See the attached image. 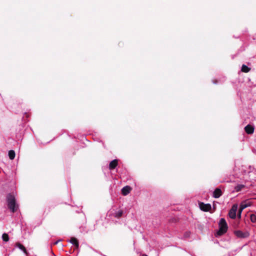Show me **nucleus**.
<instances>
[{
    "instance_id": "obj_1",
    "label": "nucleus",
    "mask_w": 256,
    "mask_h": 256,
    "mask_svg": "<svg viewBox=\"0 0 256 256\" xmlns=\"http://www.w3.org/2000/svg\"><path fill=\"white\" fill-rule=\"evenodd\" d=\"M240 171L245 182L256 180V170L252 166H249L248 168L242 166Z\"/></svg>"
},
{
    "instance_id": "obj_2",
    "label": "nucleus",
    "mask_w": 256,
    "mask_h": 256,
    "mask_svg": "<svg viewBox=\"0 0 256 256\" xmlns=\"http://www.w3.org/2000/svg\"><path fill=\"white\" fill-rule=\"evenodd\" d=\"M6 201L8 207L10 212L14 213L18 210L19 208V206L14 192H10L7 194Z\"/></svg>"
},
{
    "instance_id": "obj_3",
    "label": "nucleus",
    "mask_w": 256,
    "mask_h": 256,
    "mask_svg": "<svg viewBox=\"0 0 256 256\" xmlns=\"http://www.w3.org/2000/svg\"><path fill=\"white\" fill-rule=\"evenodd\" d=\"M218 229L215 232L214 235L216 238L225 234L228 230V225L224 218H220L218 222Z\"/></svg>"
},
{
    "instance_id": "obj_4",
    "label": "nucleus",
    "mask_w": 256,
    "mask_h": 256,
    "mask_svg": "<svg viewBox=\"0 0 256 256\" xmlns=\"http://www.w3.org/2000/svg\"><path fill=\"white\" fill-rule=\"evenodd\" d=\"M22 120H24V122L20 124L18 126L16 129V137L18 139H22V136L24 134L25 129V124L24 123L28 121V120H25L24 117V116L22 118Z\"/></svg>"
},
{
    "instance_id": "obj_5",
    "label": "nucleus",
    "mask_w": 256,
    "mask_h": 256,
    "mask_svg": "<svg viewBox=\"0 0 256 256\" xmlns=\"http://www.w3.org/2000/svg\"><path fill=\"white\" fill-rule=\"evenodd\" d=\"M238 209V205L236 204H234L230 210L228 216L232 219L234 220L236 217V212Z\"/></svg>"
},
{
    "instance_id": "obj_6",
    "label": "nucleus",
    "mask_w": 256,
    "mask_h": 256,
    "mask_svg": "<svg viewBox=\"0 0 256 256\" xmlns=\"http://www.w3.org/2000/svg\"><path fill=\"white\" fill-rule=\"evenodd\" d=\"M234 234L238 238H247L250 236V233L248 232H242L240 230H236L234 231Z\"/></svg>"
},
{
    "instance_id": "obj_7",
    "label": "nucleus",
    "mask_w": 256,
    "mask_h": 256,
    "mask_svg": "<svg viewBox=\"0 0 256 256\" xmlns=\"http://www.w3.org/2000/svg\"><path fill=\"white\" fill-rule=\"evenodd\" d=\"M198 206L200 210L204 212H208L212 208V206L210 204H204L201 202H198Z\"/></svg>"
},
{
    "instance_id": "obj_8",
    "label": "nucleus",
    "mask_w": 256,
    "mask_h": 256,
    "mask_svg": "<svg viewBox=\"0 0 256 256\" xmlns=\"http://www.w3.org/2000/svg\"><path fill=\"white\" fill-rule=\"evenodd\" d=\"M125 214V212L123 210L116 208L114 212L112 214V216L117 218L122 217Z\"/></svg>"
},
{
    "instance_id": "obj_9",
    "label": "nucleus",
    "mask_w": 256,
    "mask_h": 256,
    "mask_svg": "<svg viewBox=\"0 0 256 256\" xmlns=\"http://www.w3.org/2000/svg\"><path fill=\"white\" fill-rule=\"evenodd\" d=\"M67 242L71 243L75 247V249L78 250L79 241L78 238L75 237H72L70 239L68 240Z\"/></svg>"
},
{
    "instance_id": "obj_10",
    "label": "nucleus",
    "mask_w": 256,
    "mask_h": 256,
    "mask_svg": "<svg viewBox=\"0 0 256 256\" xmlns=\"http://www.w3.org/2000/svg\"><path fill=\"white\" fill-rule=\"evenodd\" d=\"M15 247L22 250L26 254V256H30V253L28 252L26 248L20 242H16L15 244Z\"/></svg>"
},
{
    "instance_id": "obj_11",
    "label": "nucleus",
    "mask_w": 256,
    "mask_h": 256,
    "mask_svg": "<svg viewBox=\"0 0 256 256\" xmlns=\"http://www.w3.org/2000/svg\"><path fill=\"white\" fill-rule=\"evenodd\" d=\"M90 134L92 135V138H93L94 141H96V142H98L102 143L104 148H106V146L104 143V142L102 140H100V138H99L98 136V132H92V134Z\"/></svg>"
},
{
    "instance_id": "obj_12",
    "label": "nucleus",
    "mask_w": 256,
    "mask_h": 256,
    "mask_svg": "<svg viewBox=\"0 0 256 256\" xmlns=\"http://www.w3.org/2000/svg\"><path fill=\"white\" fill-rule=\"evenodd\" d=\"M252 205V202L248 200H242L240 205V208L242 210H244L246 208Z\"/></svg>"
},
{
    "instance_id": "obj_13",
    "label": "nucleus",
    "mask_w": 256,
    "mask_h": 256,
    "mask_svg": "<svg viewBox=\"0 0 256 256\" xmlns=\"http://www.w3.org/2000/svg\"><path fill=\"white\" fill-rule=\"evenodd\" d=\"M118 165V160L114 159L110 162L108 166V168L110 170H114Z\"/></svg>"
},
{
    "instance_id": "obj_14",
    "label": "nucleus",
    "mask_w": 256,
    "mask_h": 256,
    "mask_svg": "<svg viewBox=\"0 0 256 256\" xmlns=\"http://www.w3.org/2000/svg\"><path fill=\"white\" fill-rule=\"evenodd\" d=\"M222 194V192L220 188H216L212 192V196L218 198Z\"/></svg>"
},
{
    "instance_id": "obj_15",
    "label": "nucleus",
    "mask_w": 256,
    "mask_h": 256,
    "mask_svg": "<svg viewBox=\"0 0 256 256\" xmlns=\"http://www.w3.org/2000/svg\"><path fill=\"white\" fill-rule=\"evenodd\" d=\"M132 188L129 186H126L123 187L122 189V194L123 196H126L130 193Z\"/></svg>"
},
{
    "instance_id": "obj_16",
    "label": "nucleus",
    "mask_w": 256,
    "mask_h": 256,
    "mask_svg": "<svg viewBox=\"0 0 256 256\" xmlns=\"http://www.w3.org/2000/svg\"><path fill=\"white\" fill-rule=\"evenodd\" d=\"M254 130V127L250 124H248L244 127V130L248 134H253Z\"/></svg>"
},
{
    "instance_id": "obj_17",
    "label": "nucleus",
    "mask_w": 256,
    "mask_h": 256,
    "mask_svg": "<svg viewBox=\"0 0 256 256\" xmlns=\"http://www.w3.org/2000/svg\"><path fill=\"white\" fill-rule=\"evenodd\" d=\"M226 80V77L225 76H222V78H219L218 80H212V82L214 84H222L224 83Z\"/></svg>"
},
{
    "instance_id": "obj_18",
    "label": "nucleus",
    "mask_w": 256,
    "mask_h": 256,
    "mask_svg": "<svg viewBox=\"0 0 256 256\" xmlns=\"http://www.w3.org/2000/svg\"><path fill=\"white\" fill-rule=\"evenodd\" d=\"M245 186L242 184H238L236 186H234V191L236 192H238L242 190V188H244Z\"/></svg>"
},
{
    "instance_id": "obj_19",
    "label": "nucleus",
    "mask_w": 256,
    "mask_h": 256,
    "mask_svg": "<svg viewBox=\"0 0 256 256\" xmlns=\"http://www.w3.org/2000/svg\"><path fill=\"white\" fill-rule=\"evenodd\" d=\"M8 156L10 160H14L16 156V153L14 150H10L8 152Z\"/></svg>"
},
{
    "instance_id": "obj_20",
    "label": "nucleus",
    "mask_w": 256,
    "mask_h": 256,
    "mask_svg": "<svg viewBox=\"0 0 256 256\" xmlns=\"http://www.w3.org/2000/svg\"><path fill=\"white\" fill-rule=\"evenodd\" d=\"M2 240L5 242H8L10 240L8 234L6 232L2 234Z\"/></svg>"
},
{
    "instance_id": "obj_21",
    "label": "nucleus",
    "mask_w": 256,
    "mask_h": 256,
    "mask_svg": "<svg viewBox=\"0 0 256 256\" xmlns=\"http://www.w3.org/2000/svg\"><path fill=\"white\" fill-rule=\"evenodd\" d=\"M250 70V68L246 65L243 64L242 65L241 70L244 72H248Z\"/></svg>"
},
{
    "instance_id": "obj_22",
    "label": "nucleus",
    "mask_w": 256,
    "mask_h": 256,
    "mask_svg": "<svg viewBox=\"0 0 256 256\" xmlns=\"http://www.w3.org/2000/svg\"><path fill=\"white\" fill-rule=\"evenodd\" d=\"M250 219L252 222H256V212H254V213L250 214Z\"/></svg>"
},
{
    "instance_id": "obj_23",
    "label": "nucleus",
    "mask_w": 256,
    "mask_h": 256,
    "mask_svg": "<svg viewBox=\"0 0 256 256\" xmlns=\"http://www.w3.org/2000/svg\"><path fill=\"white\" fill-rule=\"evenodd\" d=\"M237 252V250H232V251H230L228 252L227 254L228 256H234L236 254V252Z\"/></svg>"
},
{
    "instance_id": "obj_24",
    "label": "nucleus",
    "mask_w": 256,
    "mask_h": 256,
    "mask_svg": "<svg viewBox=\"0 0 256 256\" xmlns=\"http://www.w3.org/2000/svg\"><path fill=\"white\" fill-rule=\"evenodd\" d=\"M242 210H243L241 209V208H240V209L238 210V214L236 215L238 219L241 218L242 213Z\"/></svg>"
},
{
    "instance_id": "obj_25",
    "label": "nucleus",
    "mask_w": 256,
    "mask_h": 256,
    "mask_svg": "<svg viewBox=\"0 0 256 256\" xmlns=\"http://www.w3.org/2000/svg\"><path fill=\"white\" fill-rule=\"evenodd\" d=\"M76 213H78V214L82 213V214L83 217L84 218L85 222H86V216H85L83 212L81 210H76Z\"/></svg>"
},
{
    "instance_id": "obj_26",
    "label": "nucleus",
    "mask_w": 256,
    "mask_h": 256,
    "mask_svg": "<svg viewBox=\"0 0 256 256\" xmlns=\"http://www.w3.org/2000/svg\"><path fill=\"white\" fill-rule=\"evenodd\" d=\"M24 115L26 117V119L28 118L30 116V115L26 112H24Z\"/></svg>"
},
{
    "instance_id": "obj_27",
    "label": "nucleus",
    "mask_w": 256,
    "mask_h": 256,
    "mask_svg": "<svg viewBox=\"0 0 256 256\" xmlns=\"http://www.w3.org/2000/svg\"><path fill=\"white\" fill-rule=\"evenodd\" d=\"M252 152L254 154L256 155V149L254 148H253L252 149Z\"/></svg>"
},
{
    "instance_id": "obj_28",
    "label": "nucleus",
    "mask_w": 256,
    "mask_h": 256,
    "mask_svg": "<svg viewBox=\"0 0 256 256\" xmlns=\"http://www.w3.org/2000/svg\"><path fill=\"white\" fill-rule=\"evenodd\" d=\"M60 240H57V241L55 242H54V244H58V242H60Z\"/></svg>"
},
{
    "instance_id": "obj_29",
    "label": "nucleus",
    "mask_w": 256,
    "mask_h": 256,
    "mask_svg": "<svg viewBox=\"0 0 256 256\" xmlns=\"http://www.w3.org/2000/svg\"><path fill=\"white\" fill-rule=\"evenodd\" d=\"M177 248H180V249H182V250H185L186 252V248H182L181 247H180V246H177Z\"/></svg>"
},
{
    "instance_id": "obj_30",
    "label": "nucleus",
    "mask_w": 256,
    "mask_h": 256,
    "mask_svg": "<svg viewBox=\"0 0 256 256\" xmlns=\"http://www.w3.org/2000/svg\"><path fill=\"white\" fill-rule=\"evenodd\" d=\"M234 38H240V36H234Z\"/></svg>"
},
{
    "instance_id": "obj_31",
    "label": "nucleus",
    "mask_w": 256,
    "mask_h": 256,
    "mask_svg": "<svg viewBox=\"0 0 256 256\" xmlns=\"http://www.w3.org/2000/svg\"><path fill=\"white\" fill-rule=\"evenodd\" d=\"M30 256H36V254H34V255H30Z\"/></svg>"
},
{
    "instance_id": "obj_32",
    "label": "nucleus",
    "mask_w": 256,
    "mask_h": 256,
    "mask_svg": "<svg viewBox=\"0 0 256 256\" xmlns=\"http://www.w3.org/2000/svg\"><path fill=\"white\" fill-rule=\"evenodd\" d=\"M95 252H98L97 250H93Z\"/></svg>"
},
{
    "instance_id": "obj_33",
    "label": "nucleus",
    "mask_w": 256,
    "mask_h": 256,
    "mask_svg": "<svg viewBox=\"0 0 256 256\" xmlns=\"http://www.w3.org/2000/svg\"><path fill=\"white\" fill-rule=\"evenodd\" d=\"M144 256H148V255H146V254H144Z\"/></svg>"
},
{
    "instance_id": "obj_34",
    "label": "nucleus",
    "mask_w": 256,
    "mask_h": 256,
    "mask_svg": "<svg viewBox=\"0 0 256 256\" xmlns=\"http://www.w3.org/2000/svg\"><path fill=\"white\" fill-rule=\"evenodd\" d=\"M224 256H228V254H226V255H224Z\"/></svg>"
},
{
    "instance_id": "obj_35",
    "label": "nucleus",
    "mask_w": 256,
    "mask_h": 256,
    "mask_svg": "<svg viewBox=\"0 0 256 256\" xmlns=\"http://www.w3.org/2000/svg\"><path fill=\"white\" fill-rule=\"evenodd\" d=\"M7 256H9V254H8Z\"/></svg>"
}]
</instances>
